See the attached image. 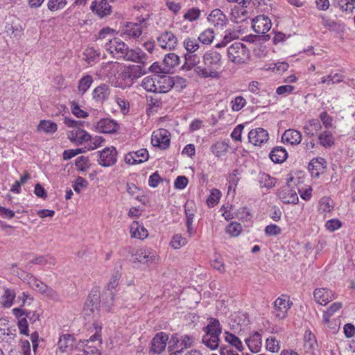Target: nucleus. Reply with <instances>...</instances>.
I'll use <instances>...</instances> for the list:
<instances>
[{
	"label": "nucleus",
	"mask_w": 355,
	"mask_h": 355,
	"mask_svg": "<svg viewBox=\"0 0 355 355\" xmlns=\"http://www.w3.org/2000/svg\"><path fill=\"white\" fill-rule=\"evenodd\" d=\"M222 66L221 54L216 51H207L202 57V64L196 69V75L204 79H219Z\"/></svg>",
	"instance_id": "nucleus-1"
},
{
	"label": "nucleus",
	"mask_w": 355,
	"mask_h": 355,
	"mask_svg": "<svg viewBox=\"0 0 355 355\" xmlns=\"http://www.w3.org/2000/svg\"><path fill=\"white\" fill-rule=\"evenodd\" d=\"M174 78L159 74L146 76L141 83L145 90L155 93H166L174 87Z\"/></svg>",
	"instance_id": "nucleus-2"
},
{
	"label": "nucleus",
	"mask_w": 355,
	"mask_h": 355,
	"mask_svg": "<svg viewBox=\"0 0 355 355\" xmlns=\"http://www.w3.org/2000/svg\"><path fill=\"white\" fill-rule=\"evenodd\" d=\"M208 320L207 325L203 328L205 334L202 338V342L211 350H215L219 347L222 327L216 318H210Z\"/></svg>",
	"instance_id": "nucleus-3"
},
{
	"label": "nucleus",
	"mask_w": 355,
	"mask_h": 355,
	"mask_svg": "<svg viewBox=\"0 0 355 355\" xmlns=\"http://www.w3.org/2000/svg\"><path fill=\"white\" fill-rule=\"evenodd\" d=\"M227 56L232 62L240 64L249 58L250 51L243 43L236 42L228 47Z\"/></svg>",
	"instance_id": "nucleus-4"
},
{
	"label": "nucleus",
	"mask_w": 355,
	"mask_h": 355,
	"mask_svg": "<svg viewBox=\"0 0 355 355\" xmlns=\"http://www.w3.org/2000/svg\"><path fill=\"white\" fill-rule=\"evenodd\" d=\"M292 304L288 295H282L274 302L273 315L279 320L284 319Z\"/></svg>",
	"instance_id": "nucleus-5"
},
{
	"label": "nucleus",
	"mask_w": 355,
	"mask_h": 355,
	"mask_svg": "<svg viewBox=\"0 0 355 355\" xmlns=\"http://www.w3.org/2000/svg\"><path fill=\"white\" fill-rule=\"evenodd\" d=\"M121 273L119 271L115 272L112 277L110 278L108 284H107V289L110 291L116 288V286L119 284V279L121 278ZM121 304L118 302V299L116 300L115 294H114L112 292H110V301H107L105 303L104 305H103V309L106 312H110L112 310V307L113 306H121Z\"/></svg>",
	"instance_id": "nucleus-6"
},
{
	"label": "nucleus",
	"mask_w": 355,
	"mask_h": 355,
	"mask_svg": "<svg viewBox=\"0 0 355 355\" xmlns=\"http://www.w3.org/2000/svg\"><path fill=\"white\" fill-rule=\"evenodd\" d=\"M171 342L173 343V349H171L170 355H178L184 349L193 346V338L189 335L174 336L171 338Z\"/></svg>",
	"instance_id": "nucleus-7"
},
{
	"label": "nucleus",
	"mask_w": 355,
	"mask_h": 355,
	"mask_svg": "<svg viewBox=\"0 0 355 355\" xmlns=\"http://www.w3.org/2000/svg\"><path fill=\"white\" fill-rule=\"evenodd\" d=\"M106 40L107 42L104 44L106 51L117 58H121L125 51L127 50L128 45L117 37H109Z\"/></svg>",
	"instance_id": "nucleus-8"
},
{
	"label": "nucleus",
	"mask_w": 355,
	"mask_h": 355,
	"mask_svg": "<svg viewBox=\"0 0 355 355\" xmlns=\"http://www.w3.org/2000/svg\"><path fill=\"white\" fill-rule=\"evenodd\" d=\"M146 73L145 64L131 65L124 69L120 74L121 79L129 81V84L132 85L137 78Z\"/></svg>",
	"instance_id": "nucleus-9"
},
{
	"label": "nucleus",
	"mask_w": 355,
	"mask_h": 355,
	"mask_svg": "<svg viewBox=\"0 0 355 355\" xmlns=\"http://www.w3.org/2000/svg\"><path fill=\"white\" fill-rule=\"evenodd\" d=\"M151 144L153 147L166 149L170 145V132L164 128L153 132Z\"/></svg>",
	"instance_id": "nucleus-10"
},
{
	"label": "nucleus",
	"mask_w": 355,
	"mask_h": 355,
	"mask_svg": "<svg viewBox=\"0 0 355 355\" xmlns=\"http://www.w3.org/2000/svg\"><path fill=\"white\" fill-rule=\"evenodd\" d=\"M158 45L164 49L173 50L178 46L177 37L171 31H164L157 38Z\"/></svg>",
	"instance_id": "nucleus-11"
},
{
	"label": "nucleus",
	"mask_w": 355,
	"mask_h": 355,
	"mask_svg": "<svg viewBox=\"0 0 355 355\" xmlns=\"http://www.w3.org/2000/svg\"><path fill=\"white\" fill-rule=\"evenodd\" d=\"M100 295L98 293L89 294L84 306V313L86 315H98L100 311Z\"/></svg>",
	"instance_id": "nucleus-12"
},
{
	"label": "nucleus",
	"mask_w": 355,
	"mask_h": 355,
	"mask_svg": "<svg viewBox=\"0 0 355 355\" xmlns=\"http://www.w3.org/2000/svg\"><path fill=\"white\" fill-rule=\"evenodd\" d=\"M271 21L266 15H258L252 19V27L258 34H265L271 28Z\"/></svg>",
	"instance_id": "nucleus-13"
},
{
	"label": "nucleus",
	"mask_w": 355,
	"mask_h": 355,
	"mask_svg": "<svg viewBox=\"0 0 355 355\" xmlns=\"http://www.w3.org/2000/svg\"><path fill=\"white\" fill-rule=\"evenodd\" d=\"M135 259L142 263L149 264L154 262L157 259V253L149 248H142L137 250L135 254Z\"/></svg>",
	"instance_id": "nucleus-14"
},
{
	"label": "nucleus",
	"mask_w": 355,
	"mask_h": 355,
	"mask_svg": "<svg viewBox=\"0 0 355 355\" xmlns=\"http://www.w3.org/2000/svg\"><path fill=\"white\" fill-rule=\"evenodd\" d=\"M207 20L216 28H223L228 21L226 15L218 8L213 10L209 13Z\"/></svg>",
	"instance_id": "nucleus-15"
},
{
	"label": "nucleus",
	"mask_w": 355,
	"mask_h": 355,
	"mask_svg": "<svg viewBox=\"0 0 355 355\" xmlns=\"http://www.w3.org/2000/svg\"><path fill=\"white\" fill-rule=\"evenodd\" d=\"M248 139L254 146H261L268 140V133L261 128L252 129L248 133Z\"/></svg>",
	"instance_id": "nucleus-16"
},
{
	"label": "nucleus",
	"mask_w": 355,
	"mask_h": 355,
	"mask_svg": "<svg viewBox=\"0 0 355 355\" xmlns=\"http://www.w3.org/2000/svg\"><path fill=\"white\" fill-rule=\"evenodd\" d=\"M119 128V125L114 120L107 118L101 119L96 125V129L98 132L105 134L115 133Z\"/></svg>",
	"instance_id": "nucleus-17"
},
{
	"label": "nucleus",
	"mask_w": 355,
	"mask_h": 355,
	"mask_svg": "<svg viewBox=\"0 0 355 355\" xmlns=\"http://www.w3.org/2000/svg\"><path fill=\"white\" fill-rule=\"evenodd\" d=\"M313 297L317 303L325 306L327 303L336 298V295L329 289L320 288L314 291Z\"/></svg>",
	"instance_id": "nucleus-18"
},
{
	"label": "nucleus",
	"mask_w": 355,
	"mask_h": 355,
	"mask_svg": "<svg viewBox=\"0 0 355 355\" xmlns=\"http://www.w3.org/2000/svg\"><path fill=\"white\" fill-rule=\"evenodd\" d=\"M168 336L164 332L157 333L151 341V347L150 351L154 353L160 354L166 346Z\"/></svg>",
	"instance_id": "nucleus-19"
},
{
	"label": "nucleus",
	"mask_w": 355,
	"mask_h": 355,
	"mask_svg": "<svg viewBox=\"0 0 355 355\" xmlns=\"http://www.w3.org/2000/svg\"><path fill=\"white\" fill-rule=\"evenodd\" d=\"M91 10L102 18L111 13V6L106 0H95L91 5Z\"/></svg>",
	"instance_id": "nucleus-20"
},
{
	"label": "nucleus",
	"mask_w": 355,
	"mask_h": 355,
	"mask_svg": "<svg viewBox=\"0 0 355 355\" xmlns=\"http://www.w3.org/2000/svg\"><path fill=\"white\" fill-rule=\"evenodd\" d=\"M67 138L76 143L82 144L84 141H89L92 137L90 135L81 128L73 129L67 132Z\"/></svg>",
	"instance_id": "nucleus-21"
},
{
	"label": "nucleus",
	"mask_w": 355,
	"mask_h": 355,
	"mask_svg": "<svg viewBox=\"0 0 355 355\" xmlns=\"http://www.w3.org/2000/svg\"><path fill=\"white\" fill-rule=\"evenodd\" d=\"M121 58H123L125 60L137 62L140 64H145L146 55L141 50L137 51L133 49H129L128 46L127 50L125 51Z\"/></svg>",
	"instance_id": "nucleus-22"
},
{
	"label": "nucleus",
	"mask_w": 355,
	"mask_h": 355,
	"mask_svg": "<svg viewBox=\"0 0 355 355\" xmlns=\"http://www.w3.org/2000/svg\"><path fill=\"white\" fill-rule=\"evenodd\" d=\"M302 141V135L295 129L286 130L282 136V141L292 146L299 144Z\"/></svg>",
	"instance_id": "nucleus-23"
},
{
	"label": "nucleus",
	"mask_w": 355,
	"mask_h": 355,
	"mask_svg": "<svg viewBox=\"0 0 355 355\" xmlns=\"http://www.w3.org/2000/svg\"><path fill=\"white\" fill-rule=\"evenodd\" d=\"M110 95V88L106 84H101L92 92L93 98L99 103L107 101Z\"/></svg>",
	"instance_id": "nucleus-24"
},
{
	"label": "nucleus",
	"mask_w": 355,
	"mask_h": 355,
	"mask_svg": "<svg viewBox=\"0 0 355 355\" xmlns=\"http://www.w3.org/2000/svg\"><path fill=\"white\" fill-rule=\"evenodd\" d=\"M327 162L323 157H315L310 162L309 170L312 175L318 176L320 173H322L325 169Z\"/></svg>",
	"instance_id": "nucleus-25"
},
{
	"label": "nucleus",
	"mask_w": 355,
	"mask_h": 355,
	"mask_svg": "<svg viewBox=\"0 0 355 355\" xmlns=\"http://www.w3.org/2000/svg\"><path fill=\"white\" fill-rule=\"evenodd\" d=\"M141 33V27L137 23H128L122 30V34L128 38H138Z\"/></svg>",
	"instance_id": "nucleus-26"
},
{
	"label": "nucleus",
	"mask_w": 355,
	"mask_h": 355,
	"mask_svg": "<svg viewBox=\"0 0 355 355\" xmlns=\"http://www.w3.org/2000/svg\"><path fill=\"white\" fill-rule=\"evenodd\" d=\"M185 62L182 67V69L185 71H189L191 69H194V72L196 73V67L200 66V58L195 53H185L184 55Z\"/></svg>",
	"instance_id": "nucleus-27"
},
{
	"label": "nucleus",
	"mask_w": 355,
	"mask_h": 355,
	"mask_svg": "<svg viewBox=\"0 0 355 355\" xmlns=\"http://www.w3.org/2000/svg\"><path fill=\"white\" fill-rule=\"evenodd\" d=\"M130 232L132 238L144 239L148 235V230L137 221H133L130 227Z\"/></svg>",
	"instance_id": "nucleus-28"
},
{
	"label": "nucleus",
	"mask_w": 355,
	"mask_h": 355,
	"mask_svg": "<svg viewBox=\"0 0 355 355\" xmlns=\"http://www.w3.org/2000/svg\"><path fill=\"white\" fill-rule=\"evenodd\" d=\"M245 343L252 353L259 352L262 345L261 334L257 331L254 332L249 338L245 340Z\"/></svg>",
	"instance_id": "nucleus-29"
},
{
	"label": "nucleus",
	"mask_w": 355,
	"mask_h": 355,
	"mask_svg": "<svg viewBox=\"0 0 355 355\" xmlns=\"http://www.w3.org/2000/svg\"><path fill=\"white\" fill-rule=\"evenodd\" d=\"M321 122L317 119L309 120L304 126V132L310 137H313L315 133L321 130Z\"/></svg>",
	"instance_id": "nucleus-30"
},
{
	"label": "nucleus",
	"mask_w": 355,
	"mask_h": 355,
	"mask_svg": "<svg viewBox=\"0 0 355 355\" xmlns=\"http://www.w3.org/2000/svg\"><path fill=\"white\" fill-rule=\"evenodd\" d=\"M212 153L215 155H223L225 154H231L233 153V149L225 141H219L216 143L211 147Z\"/></svg>",
	"instance_id": "nucleus-31"
},
{
	"label": "nucleus",
	"mask_w": 355,
	"mask_h": 355,
	"mask_svg": "<svg viewBox=\"0 0 355 355\" xmlns=\"http://www.w3.org/2000/svg\"><path fill=\"white\" fill-rule=\"evenodd\" d=\"M279 198L284 203L295 204L298 202V196L291 189H285L279 193Z\"/></svg>",
	"instance_id": "nucleus-32"
},
{
	"label": "nucleus",
	"mask_w": 355,
	"mask_h": 355,
	"mask_svg": "<svg viewBox=\"0 0 355 355\" xmlns=\"http://www.w3.org/2000/svg\"><path fill=\"white\" fill-rule=\"evenodd\" d=\"M30 286L34 290L37 291L41 294L45 291L46 284L42 282V281L37 279L35 277L32 275L26 274V277L24 278Z\"/></svg>",
	"instance_id": "nucleus-33"
},
{
	"label": "nucleus",
	"mask_w": 355,
	"mask_h": 355,
	"mask_svg": "<svg viewBox=\"0 0 355 355\" xmlns=\"http://www.w3.org/2000/svg\"><path fill=\"white\" fill-rule=\"evenodd\" d=\"M16 297L13 290L10 288L4 289L3 295L0 297V303L3 307H10Z\"/></svg>",
	"instance_id": "nucleus-34"
},
{
	"label": "nucleus",
	"mask_w": 355,
	"mask_h": 355,
	"mask_svg": "<svg viewBox=\"0 0 355 355\" xmlns=\"http://www.w3.org/2000/svg\"><path fill=\"white\" fill-rule=\"evenodd\" d=\"M318 140L320 144L325 148H330L334 145V137L329 130L320 133L318 136Z\"/></svg>",
	"instance_id": "nucleus-35"
},
{
	"label": "nucleus",
	"mask_w": 355,
	"mask_h": 355,
	"mask_svg": "<svg viewBox=\"0 0 355 355\" xmlns=\"http://www.w3.org/2000/svg\"><path fill=\"white\" fill-rule=\"evenodd\" d=\"M183 46L187 53H193L200 49L199 40L194 37H188L183 42Z\"/></svg>",
	"instance_id": "nucleus-36"
},
{
	"label": "nucleus",
	"mask_w": 355,
	"mask_h": 355,
	"mask_svg": "<svg viewBox=\"0 0 355 355\" xmlns=\"http://www.w3.org/2000/svg\"><path fill=\"white\" fill-rule=\"evenodd\" d=\"M73 338L70 334H64L60 336L58 343L60 350L66 352L73 345Z\"/></svg>",
	"instance_id": "nucleus-37"
},
{
	"label": "nucleus",
	"mask_w": 355,
	"mask_h": 355,
	"mask_svg": "<svg viewBox=\"0 0 355 355\" xmlns=\"http://www.w3.org/2000/svg\"><path fill=\"white\" fill-rule=\"evenodd\" d=\"M343 306L341 302H334L331 306L324 311L322 315L323 322L327 324L330 321V318Z\"/></svg>",
	"instance_id": "nucleus-38"
},
{
	"label": "nucleus",
	"mask_w": 355,
	"mask_h": 355,
	"mask_svg": "<svg viewBox=\"0 0 355 355\" xmlns=\"http://www.w3.org/2000/svg\"><path fill=\"white\" fill-rule=\"evenodd\" d=\"M215 37V33L213 29L207 28L200 33L198 40L202 44L209 45Z\"/></svg>",
	"instance_id": "nucleus-39"
},
{
	"label": "nucleus",
	"mask_w": 355,
	"mask_h": 355,
	"mask_svg": "<svg viewBox=\"0 0 355 355\" xmlns=\"http://www.w3.org/2000/svg\"><path fill=\"white\" fill-rule=\"evenodd\" d=\"M259 183L261 188L271 189L275 186L276 180L266 173H260Z\"/></svg>",
	"instance_id": "nucleus-40"
},
{
	"label": "nucleus",
	"mask_w": 355,
	"mask_h": 355,
	"mask_svg": "<svg viewBox=\"0 0 355 355\" xmlns=\"http://www.w3.org/2000/svg\"><path fill=\"white\" fill-rule=\"evenodd\" d=\"M93 78L90 75H85L78 81V90L82 94H85L91 87Z\"/></svg>",
	"instance_id": "nucleus-41"
},
{
	"label": "nucleus",
	"mask_w": 355,
	"mask_h": 355,
	"mask_svg": "<svg viewBox=\"0 0 355 355\" xmlns=\"http://www.w3.org/2000/svg\"><path fill=\"white\" fill-rule=\"evenodd\" d=\"M179 56L174 53H170L165 55L163 62L166 67L167 70H170L179 64Z\"/></svg>",
	"instance_id": "nucleus-42"
},
{
	"label": "nucleus",
	"mask_w": 355,
	"mask_h": 355,
	"mask_svg": "<svg viewBox=\"0 0 355 355\" xmlns=\"http://www.w3.org/2000/svg\"><path fill=\"white\" fill-rule=\"evenodd\" d=\"M225 340L226 342L230 343L232 346L234 347L239 351L241 352L243 349V346L241 340L236 336L234 334H232L228 331L225 332Z\"/></svg>",
	"instance_id": "nucleus-43"
},
{
	"label": "nucleus",
	"mask_w": 355,
	"mask_h": 355,
	"mask_svg": "<svg viewBox=\"0 0 355 355\" xmlns=\"http://www.w3.org/2000/svg\"><path fill=\"white\" fill-rule=\"evenodd\" d=\"M334 207V202L330 198L323 197L319 202L318 210L322 213L330 212Z\"/></svg>",
	"instance_id": "nucleus-44"
},
{
	"label": "nucleus",
	"mask_w": 355,
	"mask_h": 355,
	"mask_svg": "<svg viewBox=\"0 0 355 355\" xmlns=\"http://www.w3.org/2000/svg\"><path fill=\"white\" fill-rule=\"evenodd\" d=\"M344 76L341 73H334V74H329L326 76H323L321 78V83L322 84H336V83H340L343 81Z\"/></svg>",
	"instance_id": "nucleus-45"
},
{
	"label": "nucleus",
	"mask_w": 355,
	"mask_h": 355,
	"mask_svg": "<svg viewBox=\"0 0 355 355\" xmlns=\"http://www.w3.org/2000/svg\"><path fill=\"white\" fill-rule=\"evenodd\" d=\"M37 129L38 130H43L45 132L53 133L57 130L58 125L51 121L42 120L40 121Z\"/></svg>",
	"instance_id": "nucleus-46"
},
{
	"label": "nucleus",
	"mask_w": 355,
	"mask_h": 355,
	"mask_svg": "<svg viewBox=\"0 0 355 355\" xmlns=\"http://www.w3.org/2000/svg\"><path fill=\"white\" fill-rule=\"evenodd\" d=\"M266 349L270 352H277L280 349L279 341L274 336H270L266 341Z\"/></svg>",
	"instance_id": "nucleus-47"
},
{
	"label": "nucleus",
	"mask_w": 355,
	"mask_h": 355,
	"mask_svg": "<svg viewBox=\"0 0 355 355\" xmlns=\"http://www.w3.org/2000/svg\"><path fill=\"white\" fill-rule=\"evenodd\" d=\"M187 243V241L181 234H175L171 241V246L173 249L178 250L184 246Z\"/></svg>",
	"instance_id": "nucleus-48"
},
{
	"label": "nucleus",
	"mask_w": 355,
	"mask_h": 355,
	"mask_svg": "<svg viewBox=\"0 0 355 355\" xmlns=\"http://www.w3.org/2000/svg\"><path fill=\"white\" fill-rule=\"evenodd\" d=\"M200 10L198 8H189L184 15L183 18L189 21H196L200 18Z\"/></svg>",
	"instance_id": "nucleus-49"
},
{
	"label": "nucleus",
	"mask_w": 355,
	"mask_h": 355,
	"mask_svg": "<svg viewBox=\"0 0 355 355\" xmlns=\"http://www.w3.org/2000/svg\"><path fill=\"white\" fill-rule=\"evenodd\" d=\"M67 3V0H49L47 7L51 11H56L64 8Z\"/></svg>",
	"instance_id": "nucleus-50"
},
{
	"label": "nucleus",
	"mask_w": 355,
	"mask_h": 355,
	"mask_svg": "<svg viewBox=\"0 0 355 355\" xmlns=\"http://www.w3.org/2000/svg\"><path fill=\"white\" fill-rule=\"evenodd\" d=\"M94 329H95V333L94 335H92L89 339L84 340V343H85V345H88L89 343H94L97 341L98 344L102 343L101 340V327L98 326L97 324H94Z\"/></svg>",
	"instance_id": "nucleus-51"
},
{
	"label": "nucleus",
	"mask_w": 355,
	"mask_h": 355,
	"mask_svg": "<svg viewBox=\"0 0 355 355\" xmlns=\"http://www.w3.org/2000/svg\"><path fill=\"white\" fill-rule=\"evenodd\" d=\"M242 230V226L240 223L232 222L226 227V232L232 236H237L240 234Z\"/></svg>",
	"instance_id": "nucleus-52"
},
{
	"label": "nucleus",
	"mask_w": 355,
	"mask_h": 355,
	"mask_svg": "<svg viewBox=\"0 0 355 355\" xmlns=\"http://www.w3.org/2000/svg\"><path fill=\"white\" fill-rule=\"evenodd\" d=\"M71 110L73 114L78 118H86L88 116V113L80 109L78 103L75 101L71 103Z\"/></svg>",
	"instance_id": "nucleus-53"
},
{
	"label": "nucleus",
	"mask_w": 355,
	"mask_h": 355,
	"mask_svg": "<svg viewBox=\"0 0 355 355\" xmlns=\"http://www.w3.org/2000/svg\"><path fill=\"white\" fill-rule=\"evenodd\" d=\"M232 110L233 111L241 110L246 104V101L243 96H236L231 101Z\"/></svg>",
	"instance_id": "nucleus-54"
},
{
	"label": "nucleus",
	"mask_w": 355,
	"mask_h": 355,
	"mask_svg": "<svg viewBox=\"0 0 355 355\" xmlns=\"http://www.w3.org/2000/svg\"><path fill=\"white\" fill-rule=\"evenodd\" d=\"M319 118L326 129L333 127V118L326 111L321 112Z\"/></svg>",
	"instance_id": "nucleus-55"
},
{
	"label": "nucleus",
	"mask_w": 355,
	"mask_h": 355,
	"mask_svg": "<svg viewBox=\"0 0 355 355\" xmlns=\"http://www.w3.org/2000/svg\"><path fill=\"white\" fill-rule=\"evenodd\" d=\"M75 165L78 170L85 171L89 168L88 157H79L76 160Z\"/></svg>",
	"instance_id": "nucleus-56"
},
{
	"label": "nucleus",
	"mask_w": 355,
	"mask_h": 355,
	"mask_svg": "<svg viewBox=\"0 0 355 355\" xmlns=\"http://www.w3.org/2000/svg\"><path fill=\"white\" fill-rule=\"evenodd\" d=\"M220 192L218 189H214L207 200L209 207L215 206L220 199Z\"/></svg>",
	"instance_id": "nucleus-57"
},
{
	"label": "nucleus",
	"mask_w": 355,
	"mask_h": 355,
	"mask_svg": "<svg viewBox=\"0 0 355 355\" xmlns=\"http://www.w3.org/2000/svg\"><path fill=\"white\" fill-rule=\"evenodd\" d=\"M265 233L269 236H277L282 233V229L275 224H270L265 227Z\"/></svg>",
	"instance_id": "nucleus-58"
},
{
	"label": "nucleus",
	"mask_w": 355,
	"mask_h": 355,
	"mask_svg": "<svg viewBox=\"0 0 355 355\" xmlns=\"http://www.w3.org/2000/svg\"><path fill=\"white\" fill-rule=\"evenodd\" d=\"M97 162L102 166L108 167L114 165L116 159V157H98Z\"/></svg>",
	"instance_id": "nucleus-59"
},
{
	"label": "nucleus",
	"mask_w": 355,
	"mask_h": 355,
	"mask_svg": "<svg viewBox=\"0 0 355 355\" xmlns=\"http://www.w3.org/2000/svg\"><path fill=\"white\" fill-rule=\"evenodd\" d=\"M88 186V182L82 177H78L73 185V188L76 192L80 193L81 189L86 188Z\"/></svg>",
	"instance_id": "nucleus-60"
},
{
	"label": "nucleus",
	"mask_w": 355,
	"mask_h": 355,
	"mask_svg": "<svg viewBox=\"0 0 355 355\" xmlns=\"http://www.w3.org/2000/svg\"><path fill=\"white\" fill-rule=\"evenodd\" d=\"M342 226V223L338 219H331L326 222L325 227L330 232L338 230Z\"/></svg>",
	"instance_id": "nucleus-61"
},
{
	"label": "nucleus",
	"mask_w": 355,
	"mask_h": 355,
	"mask_svg": "<svg viewBox=\"0 0 355 355\" xmlns=\"http://www.w3.org/2000/svg\"><path fill=\"white\" fill-rule=\"evenodd\" d=\"M243 128V124H239L234 128L231 134V137L232 138L233 140L236 141H241V135Z\"/></svg>",
	"instance_id": "nucleus-62"
},
{
	"label": "nucleus",
	"mask_w": 355,
	"mask_h": 355,
	"mask_svg": "<svg viewBox=\"0 0 355 355\" xmlns=\"http://www.w3.org/2000/svg\"><path fill=\"white\" fill-rule=\"evenodd\" d=\"M187 178L183 175L178 176L174 182V187L177 189H184L188 184Z\"/></svg>",
	"instance_id": "nucleus-63"
},
{
	"label": "nucleus",
	"mask_w": 355,
	"mask_h": 355,
	"mask_svg": "<svg viewBox=\"0 0 355 355\" xmlns=\"http://www.w3.org/2000/svg\"><path fill=\"white\" fill-rule=\"evenodd\" d=\"M115 102L119 106L123 113H125L129 111L130 103L125 98H121L119 96H116Z\"/></svg>",
	"instance_id": "nucleus-64"
}]
</instances>
